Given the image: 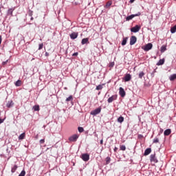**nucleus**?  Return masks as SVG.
<instances>
[{"instance_id": "nucleus-1", "label": "nucleus", "mask_w": 176, "mask_h": 176, "mask_svg": "<svg viewBox=\"0 0 176 176\" xmlns=\"http://www.w3.org/2000/svg\"><path fill=\"white\" fill-rule=\"evenodd\" d=\"M100 112H101V108L98 107L95 110L91 111L90 114L92 115L93 116H96V115H98Z\"/></svg>"}, {"instance_id": "nucleus-2", "label": "nucleus", "mask_w": 176, "mask_h": 176, "mask_svg": "<svg viewBox=\"0 0 176 176\" xmlns=\"http://www.w3.org/2000/svg\"><path fill=\"white\" fill-rule=\"evenodd\" d=\"M153 45L152 43H149L147 45H146L144 47H142L143 50H144V52H149V50H151V49H152L153 47Z\"/></svg>"}, {"instance_id": "nucleus-3", "label": "nucleus", "mask_w": 176, "mask_h": 176, "mask_svg": "<svg viewBox=\"0 0 176 176\" xmlns=\"http://www.w3.org/2000/svg\"><path fill=\"white\" fill-rule=\"evenodd\" d=\"M141 15V12H138L136 14H131L130 16H128L126 18V21H130V20H133V19H134V17H136L137 16H140Z\"/></svg>"}, {"instance_id": "nucleus-4", "label": "nucleus", "mask_w": 176, "mask_h": 176, "mask_svg": "<svg viewBox=\"0 0 176 176\" xmlns=\"http://www.w3.org/2000/svg\"><path fill=\"white\" fill-rule=\"evenodd\" d=\"M81 159H82L84 162H88L89 159H90V155L87 153L82 154Z\"/></svg>"}, {"instance_id": "nucleus-5", "label": "nucleus", "mask_w": 176, "mask_h": 176, "mask_svg": "<svg viewBox=\"0 0 176 176\" xmlns=\"http://www.w3.org/2000/svg\"><path fill=\"white\" fill-rule=\"evenodd\" d=\"M141 30V26L136 25L135 27L131 29V32H138Z\"/></svg>"}, {"instance_id": "nucleus-6", "label": "nucleus", "mask_w": 176, "mask_h": 176, "mask_svg": "<svg viewBox=\"0 0 176 176\" xmlns=\"http://www.w3.org/2000/svg\"><path fill=\"white\" fill-rule=\"evenodd\" d=\"M135 42H137V37H135V36H132L130 38L131 46H133V45H135Z\"/></svg>"}, {"instance_id": "nucleus-7", "label": "nucleus", "mask_w": 176, "mask_h": 176, "mask_svg": "<svg viewBox=\"0 0 176 176\" xmlns=\"http://www.w3.org/2000/svg\"><path fill=\"white\" fill-rule=\"evenodd\" d=\"M116 98H118V96L113 95L112 96H111L110 98H108L107 102H109V104H111V102L115 101V100H116Z\"/></svg>"}, {"instance_id": "nucleus-8", "label": "nucleus", "mask_w": 176, "mask_h": 176, "mask_svg": "<svg viewBox=\"0 0 176 176\" xmlns=\"http://www.w3.org/2000/svg\"><path fill=\"white\" fill-rule=\"evenodd\" d=\"M78 135H73L69 138V140L71 141L72 142H75L76 140H78Z\"/></svg>"}, {"instance_id": "nucleus-9", "label": "nucleus", "mask_w": 176, "mask_h": 176, "mask_svg": "<svg viewBox=\"0 0 176 176\" xmlns=\"http://www.w3.org/2000/svg\"><path fill=\"white\" fill-rule=\"evenodd\" d=\"M119 93L121 97H124V96H126V91H124V89L122 87H120Z\"/></svg>"}, {"instance_id": "nucleus-10", "label": "nucleus", "mask_w": 176, "mask_h": 176, "mask_svg": "<svg viewBox=\"0 0 176 176\" xmlns=\"http://www.w3.org/2000/svg\"><path fill=\"white\" fill-rule=\"evenodd\" d=\"M150 160L151 162H153L154 163H157V160L156 159L155 154H152L150 156Z\"/></svg>"}, {"instance_id": "nucleus-11", "label": "nucleus", "mask_w": 176, "mask_h": 176, "mask_svg": "<svg viewBox=\"0 0 176 176\" xmlns=\"http://www.w3.org/2000/svg\"><path fill=\"white\" fill-rule=\"evenodd\" d=\"M71 39H76L78 38V33L77 32H73L70 34Z\"/></svg>"}, {"instance_id": "nucleus-12", "label": "nucleus", "mask_w": 176, "mask_h": 176, "mask_svg": "<svg viewBox=\"0 0 176 176\" xmlns=\"http://www.w3.org/2000/svg\"><path fill=\"white\" fill-rule=\"evenodd\" d=\"M151 152H152V149L151 148H148L145 150L144 151V156H148V155H149V153H151Z\"/></svg>"}, {"instance_id": "nucleus-13", "label": "nucleus", "mask_w": 176, "mask_h": 176, "mask_svg": "<svg viewBox=\"0 0 176 176\" xmlns=\"http://www.w3.org/2000/svg\"><path fill=\"white\" fill-rule=\"evenodd\" d=\"M124 80H125V82H129V81L131 80V75L126 74L124 77Z\"/></svg>"}, {"instance_id": "nucleus-14", "label": "nucleus", "mask_w": 176, "mask_h": 176, "mask_svg": "<svg viewBox=\"0 0 176 176\" xmlns=\"http://www.w3.org/2000/svg\"><path fill=\"white\" fill-rule=\"evenodd\" d=\"M86 43H89V38H82L81 41V44L86 45Z\"/></svg>"}, {"instance_id": "nucleus-15", "label": "nucleus", "mask_w": 176, "mask_h": 176, "mask_svg": "<svg viewBox=\"0 0 176 176\" xmlns=\"http://www.w3.org/2000/svg\"><path fill=\"white\" fill-rule=\"evenodd\" d=\"M164 135H170L171 134V129H168L164 132Z\"/></svg>"}, {"instance_id": "nucleus-16", "label": "nucleus", "mask_w": 176, "mask_h": 176, "mask_svg": "<svg viewBox=\"0 0 176 176\" xmlns=\"http://www.w3.org/2000/svg\"><path fill=\"white\" fill-rule=\"evenodd\" d=\"M14 10V8H10L8 10V16H12L13 14V11Z\"/></svg>"}, {"instance_id": "nucleus-17", "label": "nucleus", "mask_w": 176, "mask_h": 176, "mask_svg": "<svg viewBox=\"0 0 176 176\" xmlns=\"http://www.w3.org/2000/svg\"><path fill=\"white\" fill-rule=\"evenodd\" d=\"M6 107L8 108H12V107H13V101H12V100L8 101L7 104H6Z\"/></svg>"}, {"instance_id": "nucleus-18", "label": "nucleus", "mask_w": 176, "mask_h": 176, "mask_svg": "<svg viewBox=\"0 0 176 176\" xmlns=\"http://www.w3.org/2000/svg\"><path fill=\"white\" fill-rule=\"evenodd\" d=\"M127 39H129L128 37L123 38V40L122 41V46H125L126 43H127Z\"/></svg>"}, {"instance_id": "nucleus-19", "label": "nucleus", "mask_w": 176, "mask_h": 176, "mask_svg": "<svg viewBox=\"0 0 176 176\" xmlns=\"http://www.w3.org/2000/svg\"><path fill=\"white\" fill-rule=\"evenodd\" d=\"M175 79H176V74H172L169 77V80L171 81L175 80Z\"/></svg>"}, {"instance_id": "nucleus-20", "label": "nucleus", "mask_w": 176, "mask_h": 176, "mask_svg": "<svg viewBox=\"0 0 176 176\" xmlns=\"http://www.w3.org/2000/svg\"><path fill=\"white\" fill-rule=\"evenodd\" d=\"M117 120L118 123H123V122H124V118H123L122 116H120Z\"/></svg>"}, {"instance_id": "nucleus-21", "label": "nucleus", "mask_w": 176, "mask_h": 176, "mask_svg": "<svg viewBox=\"0 0 176 176\" xmlns=\"http://www.w3.org/2000/svg\"><path fill=\"white\" fill-rule=\"evenodd\" d=\"M171 34H175L176 32V25L170 28Z\"/></svg>"}, {"instance_id": "nucleus-22", "label": "nucleus", "mask_w": 176, "mask_h": 176, "mask_svg": "<svg viewBox=\"0 0 176 176\" xmlns=\"http://www.w3.org/2000/svg\"><path fill=\"white\" fill-rule=\"evenodd\" d=\"M166 50H167V47H166V45H162L161 47V53H164Z\"/></svg>"}, {"instance_id": "nucleus-23", "label": "nucleus", "mask_w": 176, "mask_h": 176, "mask_svg": "<svg viewBox=\"0 0 176 176\" xmlns=\"http://www.w3.org/2000/svg\"><path fill=\"white\" fill-rule=\"evenodd\" d=\"M163 64H164V59H160L157 63V65H163Z\"/></svg>"}, {"instance_id": "nucleus-24", "label": "nucleus", "mask_w": 176, "mask_h": 176, "mask_svg": "<svg viewBox=\"0 0 176 176\" xmlns=\"http://www.w3.org/2000/svg\"><path fill=\"white\" fill-rule=\"evenodd\" d=\"M25 138V133H23L19 135V140H24Z\"/></svg>"}, {"instance_id": "nucleus-25", "label": "nucleus", "mask_w": 176, "mask_h": 176, "mask_svg": "<svg viewBox=\"0 0 176 176\" xmlns=\"http://www.w3.org/2000/svg\"><path fill=\"white\" fill-rule=\"evenodd\" d=\"M144 75H145V73H144V72H140L139 73V78H140V79H142V77L144 76Z\"/></svg>"}, {"instance_id": "nucleus-26", "label": "nucleus", "mask_w": 176, "mask_h": 176, "mask_svg": "<svg viewBox=\"0 0 176 176\" xmlns=\"http://www.w3.org/2000/svg\"><path fill=\"white\" fill-rule=\"evenodd\" d=\"M21 80H18L16 82H15V86H21Z\"/></svg>"}, {"instance_id": "nucleus-27", "label": "nucleus", "mask_w": 176, "mask_h": 176, "mask_svg": "<svg viewBox=\"0 0 176 176\" xmlns=\"http://www.w3.org/2000/svg\"><path fill=\"white\" fill-rule=\"evenodd\" d=\"M17 170V165H14V166L12 168V173H14Z\"/></svg>"}, {"instance_id": "nucleus-28", "label": "nucleus", "mask_w": 176, "mask_h": 176, "mask_svg": "<svg viewBox=\"0 0 176 176\" xmlns=\"http://www.w3.org/2000/svg\"><path fill=\"white\" fill-rule=\"evenodd\" d=\"M32 109H34V111H39V105H34Z\"/></svg>"}, {"instance_id": "nucleus-29", "label": "nucleus", "mask_w": 176, "mask_h": 176, "mask_svg": "<svg viewBox=\"0 0 176 176\" xmlns=\"http://www.w3.org/2000/svg\"><path fill=\"white\" fill-rule=\"evenodd\" d=\"M78 130L79 133H83V131H85V130L83 129V127H82V126H79L78 128Z\"/></svg>"}, {"instance_id": "nucleus-30", "label": "nucleus", "mask_w": 176, "mask_h": 176, "mask_svg": "<svg viewBox=\"0 0 176 176\" xmlns=\"http://www.w3.org/2000/svg\"><path fill=\"white\" fill-rule=\"evenodd\" d=\"M111 5H112V2L111 1H109L107 3L105 8H109V6H111Z\"/></svg>"}, {"instance_id": "nucleus-31", "label": "nucleus", "mask_w": 176, "mask_h": 176, "mask_svg": "<svg viewBox=\"0 0 176 176\" xmlns=\"http://www.w3.org/2000/svg\"><path fill=\"white\" fill-rule=\"evenodd\" d=\"M96 90H102V85H99L96 87Z\"/></svg>"}, {"instance_id": "nucleus-32", "label": "nucleus", "mask_w": 176, "mask_h": 176, "mask_svg": "<svg viewBox=\"0 0 176 176\" xmlns=\"http://www.w3.org/2000/svg\"><path fill=\"white\" fill-rule=\"evenodd\" d=\"M25 170H22L18 176H25Z\"/></svg>"}, {"instance_id": "nucleus-33", "label": "nucleus", "mask_w": 176, "mask_h": 176, "mask_svg": "<svg viewBox=\"0 0 176 176\" xmlns=\"http://www.w3.org/2000/svg\"><path fill=\"white\" fill-rule=\"evenodd\" d=\"M120 150L121 151H126V146H124V145L120 146Z\"/></svg>"}, {"instance_id": "nucleus-34", "label": "nucleus", "mask_w": 176, "mask_h": 176, "mask_svg": "<svg viewBox=\"0 0 176 176\" xmlns=\"http://www.w3.org/2000/svg\"><path fill=\"white\" fill-rule=\"evenodd\" d=\"M114 66H115V62H111V63H109V67H110L111 68H112V67H114Z\"/></svg>"}, {"instance_id": "nucleus-35", "label": "nucleus", "mask_w": 176, "mask_h": 176, "mask_svg": "<svg viewBox=\"0 0 176 176\" xmlns=\"http://www.w3.org/2000/svg\"><path fill=\"white\" fill-rule=\"evenodd\" d=\"M72 100V96H69L67 99H66V101L68 102V101H71Z\"/></svg>"}, {"instance_id": "nucleus-36", "label": "nucleus", "mask_w": 176, "mask_h": 176, "mask_svg": "<svg viewBox=\"0 0 176 176\" xmlns=\"http://www.w3.org/2000/svg\"><path fill=\"white\" fill-rule=\"evenodd\" d=\"M43 49V44H39L38 50Z\"/></svg>"}, {"instance_id": "nucleus-37", "label": "nucleus", "mask_w": 176, "mask_h": 176, "mask_svg": "<svg viewBox=\"0 0 176 176\" xmlns=\"http://www.w3.org/2000/svg\"><path fill=\"white\" fill-rule=\"evenodd\" d=\"M153 142H154V144H157V142H159V139L158 138H155L153 140Z\"/></svg>"}, {"instance_id": "nucleus-38", "label": "nucleus", "mask_w": 176, "mask_h": 176, "mask_svg": "<svg viewBox=\"0 0 176 176\" xmlns=\"http://www.w3.org/2000/svg\"><path fill=\"white\" fill-rule=\"evenodd\" d=\"M8 63H9V60H7L3 62L2 65H6V64H8Z\"/></svg>"}, {"instance_id": "nucleus-39", "label": "nucleus", "mask_w": 176, "mask_h": 176, "mask_svg": "<svg viewBox=\"0 0 176 176\" xmlns=\"http://www.w3.org/2000/svg\"><path fill=\"white\" fill-rule=\"evenodd\" d=\"M44 142H45V140L41 139V140H40V144H43Z\"/></svg>"}, {"instance_id": "nucleus-40", "label": "nucleus", "mask_w": 176, "mask_h": 176, "mask_svg": "<svg viewBox=\"0 0 176 176\" xmlns=\"http://www.w3.org/2000/svg\"><path fill=\"white\" fill-rule=\"evenodd\" d=\"M73 56H78V52H75L72 54Z\"/></svg>"}, {"instance_id": "nucleus-41", "label": "nucleus", "mask_w": 176, "mask_h": 176, "mask_svg": "<svg viewBox=\"0 0 176 176\" xmlns=\"http://www.w3.org/2000/svg\"><path fill=\"white\" fill-rule=\"evenodd\" d=\"M2 43V36H0V45Z\"/></svg>"}, {"instance_id": "nucleus-42", "label": "nucleus", "mask_w": 176, "mask_h": 176, "mask_svg": "<svg viewBox=\"0 0 176 176\" xmlns=\"http://www.w3.org/2000/svg\"><path fill=\"white\" fill-rule=\"evenodd\" d=\"M102 144H104V140L102 139V140H100V144L102 145Z\"/></svg>"}, {"instance_id": "nucleus-43", "label": "nucleus", "mask_w": 176, "mask_h": 176, "mask_svg": "<svg viewBox=\"0 0 176 176\" xmlns=\"http://www.w3.org/2000/svg\"><path fill=\"white\" fill-rule=\"evenodd\" d=\"M1 123H3V120L0 119V124H1Z\"/></svg>"}, {"instance_id": "nucleus-44", "label": "nucleus", "mask_w": 176, "mask_h": 176, "mask_svg": "<svg viewBox=\"0 0 176 176\" xmlns=\"http://www.w3.org/2000/svg\"><path fill=\"white\" fill-rule=\"evenodd\" d=\"M118 151V147L114 148V151L116 152Z\"/></svg>"}, {"instance_id": "nucleus-45", "label": "nucleus", "mask_w": 176, "mask_h": 176, "mask_svg": "<svg viewBox=\"0 0 176 176\" xmlns=\"http://www.w3.org/2000/svg\"><path fill=\"white\" fill-rule=\"evenodd\" d=\"M134 1H135V0H130V3H133L134 2Z\"/></svg>"}, {"instance_id": "nucleus-46", "label": "nucleus", "mask_w": 176, "mask_h": 176, "mask_svg": "<svg viewBox=\"0 0 176 176\" xmlns=\"http://www.w3.org/2000/svg\"><path fill=\"white\" fill-rule=\"evenodd\" d=\"M109 162H110V160H107V164H108L109 163Z\"/></svg>"}, {"instance_id": "nucleus-47", "label": "nucleus", "mask_w": 176, "mask_h": 176, "mask_svg": "<svg viewBox=\"0 0 176 176\" xmlns=\"http://www.w3.org/2000/svg\"><path fill=\"white\" fill-rule=\"evenodd\" d=\"M45 54L47 56V52Z\"/></svg>"}, {"instance_id": "nucleus-48", "label": "nucleus", "mask_w": 176, "mask_h": 176, "mask_svg": "<svg viewBox=\"0 0 176 176\" xmlns=\"http://www.w3.org/2000/svg\"><path fill=\"white\" fill-rule=\"evenodd\" d=\"M32 19H33V18L32 17V18H31V20H32Z\"/></svg>"}]
</instances>
